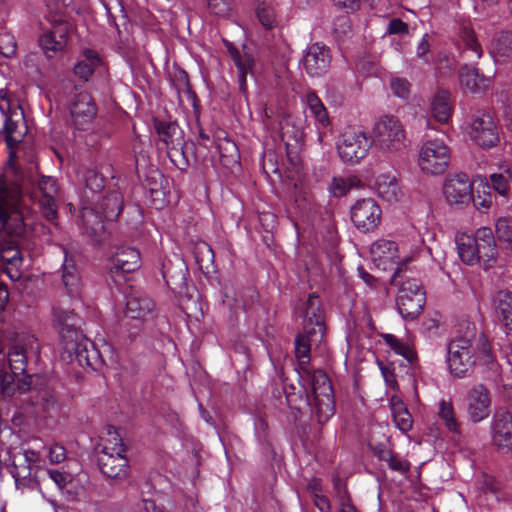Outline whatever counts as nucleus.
I'll list each match as a JSON object with an SVG mask.
<instances>
[{"label":"nucleus","mask_w":512,"mask_h":512,"mask_svg":"<svg viewBox=\"0 0 512 512\" xmlns=\"http://www.w3.org/2000/svg\"><path fill=\"white\" fill-rule=\"evenodd\" d=\"M473 182L462 172L449 175L443 184V195L451 206L464 207L473 198Z\"/></svg>","instance_id":"nucleus-10"},{"label":"nucleus","mask_w":512,"mask_h":512,"mask_svg":"<svg viewBox=\"0 0 512 512\" xmlns=\"http://www.w3.org/2000/svg\"><path fill=\"white\" fill-rule=\"evenodd\" d=\"M256 15L261 25L266 29H272L277 25L276 14L270 4H260L256 9Z\"/></svg>","instance_id":"nucleus-44"},{"label":"nucleus","mask_w":512,"mask_h":512,"mask_svg":"<svg viewBox=\"0 0 512 512\" xmlns=\"http://www.w3.org/2000/svg\"><path fill=\"white\" fill-rule=\"evenodd\" d=\"M141 266L140 252L133 247L120 246L110 258V273L112 276L132 273Z\"/></svg>","instance_id":"nucleus-17"},{"label":"nucleus","mask_w":512,"mask_h":512,"mask_svg":"<svg viewBox=\"0 0 512 512\" xmlns=\"http://www.w3.org/2000/svg\"><path fill=\"white\" fill-rule=\"evenodd\" d=\"M372 142L383 152L395 153L406 147V131L394 115L379 117L372 128Z\"/></svg>","instance_id":"nucleus-6"},{"label":"nucleus","mask_w":512,"mask_h":512,"mask_svg":"<svg viewBox=\"0 0 512 512\" xmlns=\"http://www.w3.org/2000/svg\"><path fill=\"white\" fill-rule=\"evenodd\" d=\"M16 48L14 36L6 30H0V54L4 57H11L15 54Z\"/></svg>","instance_id":"nucleus-46"},{"label":"nucleus","mask_w":512,"mask_h":512,"mask_svg":"<svg viewBox=\"0 0 512 512\" xmlns=\"http://www.w3.org/2000/svg\"><path fill=\"white\" fill-rule=\"evenodd\" d=\"M350 214L353 224L359 231L370 232L380 223L382 211L375 200L364 198L352 205Z\"/></svg>","instance_id":"nucleus-11"},{"label":"nucleus","mask_w":512,"mask_h":512,"mask_svg":"<svg viewBox=\"0 0 512 512\" xmlns=\"http://www.w3.org/2000/svg\"><path fill=\"white\" fill-rule=\"evenodd\" d=\"M380 370L382 373V376L384 378V381L386 383L387 389H390L392 391L398 390V382L396 380L395 373L391 371L388 367L384 365H380Z\"/></svg>","instance_id":"nucleus-57"},{"label":"nucleus","mask_w":512,"mask_h":512,"mask_svg":"<svg viewBox=\"0 0 512 512\" xmlns=\"http://www.w3.org/2000/svg\"><path fill=\"white\" fill-rule=\"evenodd\" d=\"M489 54L496 63L512 60V33L508 31L497 33L489 46Z\"/></svg>","instance_id":"nucleus-31"},{"label":"nucleus","mask_w":512,"mask_h":512,"mask_svg":"<svg viewBox=\"0 0 512 512\" xmlns=\"http://www.w3.org/2000/svg\"><path fill=\"white\" fill-rule=\"evenodd\" d=\"M361 187V181L354 175L333 177L329 186L332 197H343L352 189Z\"/></svg>","instance_id":"nucleus-36"},{"label":"nucleus","mask_w":512,"mask_h":512,"mask_svg":"<svg viewBox=\"0 0 512 512\" xmlns=\"http://www.w3.org/2000/svg\"><path fill=\"white\" fill-rule=\"evenodd\" d=\"M153 311V302L144 296L132 294L126 298L124 314L127 318L145 321Z\"/></svg>","instance_id":"nucleus-30"},{"label":"nucleus","mask_w":512,"mask_h":512,"mask_svg":"<svg viewBox=\"0 0 512 512\" xmlns=\"http://www.w3.org/2000/svg\"><path fill=\"white\" fill-rule=\"evenodd\" d=\"M334 4L349 12H355L360 7V0H333Z\"/></svg>","instance_id":"nucleus-60"},{"label":"nucleus","mask_w":512,"mask_h":512,"mask_svg":"<svg viewBox=\"0 0 512 512\" xmlns=\"http://www.w3.org/2000/svg\"><path fill=\"white\" fill-rule=\"evenodd\" d=\"M373 188L377 195L387 203H396L400 200L401 189L395 175L383 173L376 176Z\"/></svg>","instance_id":"nucleus-24"},{"label":"nucleus","mask_w":512,"mask_h":512,"mask_svg":"<svg viewBox=\"0 0 512 512\" xmlns=\"http://www.w3.org/2000/svg\"><path fill=\"white\" fill-rule=\"evenodd\" d=\"M447 364L450 373L457 378L468 376L476 365L493 372L498 371L488 338L477 333L474 325L468 326L465 336L457 337L449 343Z\"/></svg>","instance_id":"nucleus-1"},{"label":"nucleus","mask_w":512,"mask_h":512,"mask_svg":"<svg viewBox=\"0 0 512 512\" xmlns=\"http://www.w3.org/2000/svg\"><path fill=\"white\" fill-rule=\"evenodd\" d=\"M373 264L382 271L394 270L395 276L398 266V243L388 239L376 240L370 248Z\"/></svg>","instance_id":"nucleus-16"},{"label":"nucleus","mask_w":512,"mask_h":512,"mask_svg":"<svg viewBox=\"0 0 512 512\" xmlns=\"http://www.w3.org/2000/svg\"><path fill=\"white\" fill-rule=\"evenodd\" d=\"M29 348L24 347L21 344H14L8 354L9 365L14 375L24 374L27 368V357L29 350H37V340L33 336H29L25 339Z\"/></svg>","instance_id":"nucleus-26"},{"label":"nucleus","mask_w":512,"mask_h":512,"mask_svg":"<svg viewBox=\"0 0 512 512\" xmlns=\"http://www.w3.org/2000/svg\"><path fill=\"white\" fill-rule=\"evenodd\" d=\"M114 204L116 209H113L111 211H103L101 213L95 212L94 209L89 207L82 208L81 219L87 233L93 235L98 233V231L102 230L103 219L111 220L113 218L118 217L120 210L118 206L119 202L117 197H114Z\"/></svg>","instance_id":"nucleus-25"},{"label":"nucleus","mask_w":512,"mask_h":512,"mask_svg":"<svg viewBox=\"0 0 512 512\" xmlns=\"http://www.w3.org/2000/svg\"><path fill=\"white\" fill-rule=\"evenodd\" d=\"M492 440L502 452L512 449V414L508 411H498L491 423Z\"/></svg>","instance_id":"nucleus-19"},{"label":"nucleus","mask_w":512,"mask_h":512,"mask_svg":"<svg viewBox=\"0 0 512 512\" xmlns=\"http://www.w3.org/2000/svg\"><path fill=\"white\" fill-rule=\"evenodd\" d=\"M68 34V25L59 23L39 37V45L47 58L51 59L64 50L68 42Z\"/></svg>","instance_id":"nucleus-20"},{"label":"nucleus","mask_w":512,"mask_h":512,"mask_svg":"<svg viewBox=\"0 0 512 512\" xmlns=\"http://www.w3.org/2000/svg\"><path fill=\"white\" fill-rule=\"evenodd\" d=\"M62 284L71 298H79L82 292V280L72 258L65 254L62 264Z\"/></svg>","instance_id":"nucleus-27"},{"label":"nucleus","mask_w":512,"mask_h":512,"mask_svg":"<svg viewBox=\"0 0 512 512\" xmlns=\"http://www.w3.org/2000/svg\"><path fill=\"white\" fill-rule=\"evenodd\" d=\"M304 102L306 108L310 111L311 116L314 117L317 128H326L330 124L328 112L320 100V98L314 92H308L305 95Z\"/></svg>","instance_id":"nucleus-34"},{"label":"nucleus","mask_w":512,"mask_h":512,"mask_svg":"<svg viewBox=\"0 0 512 512\" xmlns=\"http://www.w3.org/2000/svg\"><path fill=\"white\" fill-rule=\"evenodd\" d=\"M383 340L395 354L402 356L409 363L416 361V352L408 342L402 341L393 334H384Z\"/></svg>","instance_id":"nucleus-39"},{"label":"nucleus","mask_w":512,"mask_h":512,"mask_svg":"<svg viewBox=\"0 0 512 512\" xmlns=\"http://www.w3.org/2000/svg\"><path fill=\"white\" fill-rule=\"evenodd\" d=\"M424 249V241L420 237L403 239L398 243L397 272L404 270L407 265L417 259Z\"/></svg>","instance_id":"nucleus-28"},{"label":"nucleus","mask_w":512,"mask_h":512,"mask_svg":"<svg viewBox=\"0 0 512 512\" xmlns=\"http://www.w3.org/2000/svg\"><path fill=\"white\" fill-rule=\"evenodd\" d=\"M427 38H428V35L425 34L417 46L416 53H417V56L420 58H423L429 52L430 45L428 43Z\"/></svg>","instance_id":"nucleus-64"},{"label":"nucleus","mask_w":512,"mask_h":512,"mask_svg":"<svg viewBox=\"0 0 512 512\" xmlns=\"http://www.w3.org/2000/svg\"><path fill=\"white\" fill-rule=\"evenodd\" d=\"M426 303L425 292L419 280L407 279L399 287L396 305L405 320H414L422 312Z\"/></svg>","instance_id":"nucleus-9"},{"label":"nucleus","mask_w":512,"mask_h":512,"mask_svg":"<svg viewBox=\"0 0 512 512\" xmlns=\"http://www.w3.org/2000/svg\"><path fill=\"white\" fill-rule=\"evenodd\" d=\"M390 88L392 93L401 99H407L410 95V83L405 78L391 79Z\"/></svg>","instance_id":"nucleus-49"},{"label":"nucleus","mask_w":512,"mask_h":512,"mask_svg":"<svg viewBox=\"0 0 512 512\" xmlns=\"http://www.w3.org/2000/svg\"><path fill=\"white\" fill-rule=\"evenodd\" d=\"M393 419L396 427L403 433H407L412 428V417L408 410L394 415Z\"/></svg>","instance_id":"nucleus-53"},{"label":"nucleus","mask_w":512,"mask_h":512,"mask_svg":"<svg viewBox=\"0 0 512 512\" xmlns=\"http://www.w3.org/2000/svg\"><path fill=\"white\" fill-rule=\"evenodd\" d=\"M86 187L93 192L100 191L104 186L103 178L94 170H88L85 175Z\"/></svg>","instance_id":"nucleus-52"},{"label":"nucleus","mask_w":512,"mask_h":512,"mask_svg":"<svg viewBox=\"0 0 512 512\" xmlns=\"http://www.w3.org/2000/svg\"><path fill=\"white\" fill-rule=\"evenodd\" d=\"M372 141L361 128L348 127L338 137L337 152L344 163L355 164L365 158Z\"/></svg>","instance_id":"nucleus-8"},{"label":"nucleus","mask_w":512,"mask_h":512,"mask_svg":"<svg viewBox=\"0 0 512 512\" xmlns=\"http://www.w3.org/2000/svg\"><path fill=\"white\" fill-rule=\"evenodd\" d=\"M95 69V66L86 62V61H79L74 66V73L79 76L80 78L87 80L89 76L93 73Z\"/></svg>","instance_id":"nucleus-58"},{"label":"nucleus","mask_w":512,"mask_h":512,"mask_svg":"<svg viewBox=\"0 0 512 512\" xmlns=\"http://www.w3.org/2000/svg\"><path fill=\"white\" fill-rule=\"evenodd\" d=\"M36 446L33 448H26L21 453L17 454L13 458L12 475L15 482L18 483L21 479H26L31 475V466L36 464L41 459L40 448L41 443L35 442Z\"/></svg>","instance_id":"nucleus-21"},{"label":"nucleus","mask_w":512,"mask_h":512,"mask_svg":"<svg viewBox=\"0 0 512 512\" xmlns=\"http://www.w3.org/2000/svg\"><path fill=\"white\" fill-rule=\"evenodd\" d=\"M477 183L475 194L473 193L472 202L477 210H488L492 205L491 187L485 177H477L474 181Z\"/></svg>","instance_id":"nucleus-35"},{"label":"nucleus","mask_w":512,"mask_h":512,"mask_svg":"<svg viewBox=\"0 0 512 512\" xmlns=\"http://www.w3.org/2000/svg\"><path fill=\"white\" fill-rule=\"evenodd\" d=\"M98 461L100 470L106 477L124 479L128 475V460L125 454L101 453Z\"/></svg>","instance_id":"nucleus-23"},{"label":"nucleus","mask_w":512,"mask_h":512,"mask_svg":"<svg viewBox=\"0 0 512 512\" xmlns=\"http://www.w3.org/2000/svg\"><path fill=\"white\" fill-rule=\"evenodd\" d=\"M138 512H164L150 499H144L138 504Z\"/></svg>","instance_id":"nucleus-61"},{"label":"nucleus","mask_w":512,"mask_h":512,"mask_svg":"<svg viewBox=\"0 0 512 512\" xmlns=\"http://www.w3.org/2000/svg\"><path fill=\"white\" fill-rule=\"evenodd\" d=\"M46 474L48 479H50L60 491H63L67 487V485L70 484L72 481L71 474L65 471L57 469H47Z\"/></svg>","instance_id":"nucleus-48"},{"label":"nucleus","mask_w":512,"mask_h":512,"mask_svg":"<svg viewBox=\"0 0 512 512\" xmlns=\"http://www.w3.org/2000/svg\"><path fill=\"white\" fill-rule=\"evenodd\" d=\"M330 61L329 48L320 43H313L307 47L302 65L304 70L314 77L323 74L328 69Z\"/></svg>","instance_id":"nucleus-18"},{"label":"nucleus","mask_w":512,"mask_h":512,"mask_svg":"<svg viewBox=\"0 0 512 512\" xmlns=\"http://www.w3.org/2000/svg\"><path fill=\"white\" fill-rule=\"evenodd\" d=\"M66 458V450L62 445L53 444L49 448V460L51 463H61Z\"/></svg>","instance_id":"nucleus-56"},{"label":"nucleus","mask_w":512,"mask_h":512,"mask_svg":"<svg viewBox=\"0 0 512 512\" xmlns=\"http://www.w3.org/2000/svg\"><path fill=\"white\" fill-rule=\"evenodd\" d=\"M381 460L385 461L389 468L398 471V472H406L409 469V465L406 461L394 455L392 452H384V455L381 456Z\"/></svg>","instance_id":"nucleus-50"},{"label":"nucleus","mask_w":512,"mask_h":512,"mask_svg":"<svg viewBox=\"0 0 512 512\" xmlns=\"http://www.w3.org/2000/svg\"><path fill=\"white\" fill-rule=\"evenodd\" d=\"M19 192L10 191L5 187H0V228L9 229V220L17 221L15 232L22 229V216L19 211ZM0 234V260L17 267L21 264L22 258L11 242H3Z\"/></svg>","instance_id":"nucleus-5"},{"label":"nucleus","mask_w":512,"mask_h":512,"mask_svg":"<svg viewBox=\"0 0 512 512\" xmlns=\"http://www.w3.org/2000/svg\"><path fill=\"white\" fill-rule=\"evenodd\" d=\"M423 326L429 332L436 331L440 326V316L435 313L433 316L428 317L424 320Z\"/></svg>","instance_id":"nucleus-62"},{"label":"nucleus","mask_w":512,"mask_h":512,"mask_svg":"<svg viewBox=\"0 0 512 512\" xmlns=\"http://www.w3.org/2000/svg\"><path fill=\"white\" fill-rule=\"evenodd\" d=\"M53 322L59 329L62 357L80 364L88 362L89 339L78 329L79 319L73 310L52 308Z\"/></svg>","instance_id":"nucleus-4"},{"label":"nucleus","mask_w":512,"mask_h":512,"mask_svg":"<svg viewBox=\"0 0 512 512\" xmlns=\"http://www.w3.org/2000/svg\"><path fill=\"white\" fill-rule=\"evenodd\" d=\"M319 334L298 335L295 340V354L298 360L299 375L310 382L313 394L312 410L319 423L330 419L335 411L334 396L331 382L322 370L311 371L308 368L310 362V347L312 341L320 340Z\"/></svg>","instance_id":"nucleus-2"},{"label":"nucleus","mask_w":512,"mask_h":512,"mask_svg":"<svg viewBox=\"0 0 512 512\" xmlns=\"http://www.w3.org/2000/svg\"><path fill=\"white\" fill-rule=\"evenodd\" d=\"M69 112L75 128L86 130L97 115V106L89 93L79 92L71 98Z\"/></svg>","instance_id":"nucleus-15"},{"label":"nucleus","mask_w":512,"mask_h":512,"mask_svg":"<svg viewBox=\"0 0 512 512\" xmlns=\"http://www.w3.org/2000/svg\"><path fill=\"white\" fill-rule=\"evenodd\" d=\"M495 231L500 242L512 250V219L500 217L496 220Z\"/></svg>","instance_id":"nucleus-43"},{"label":"nucleus","mask_w":512,"mask_h":512,"mask_svg":"<svg viewBox=\"0 0 512 512\" xmlns=\"http://www.w3.org/2000/svg\"><path fill=\"white\" fill-rule=\"evenodd\" d=\"M11 110V103L8 99L7 92L3 89L0 90V112L2 115L6 116L4 123V130L6 134V143L7 146L12 149L16 146L22 137V133L16 132L17 123L11 119L10 116H7Z\"/></svg>","instance_id":"nucleus-32"},{"label":"nucleus","mask_w":512,"mask_h":512,"mask_svg":"<svg viewBox=\"0 0 512 512\" xmlns=\"http://www.w3.org/2000/svg\"><path fill=\"white\" fill-rule=\"evenodd\" d=\"M470 138L481 147H492L498 142V129L492 116L483 111H477L469 126Z\"/></svg>","instance_id":"nucleus-13"},{"label":"nucleus","mask_w":512,"mask_h":512,"mask_svg":"<svg viewBox=\"0 0 512 512\" xmlns=\"http://www.w3.org/2000/svg\"><path fill=\"white\" fill-rule=\"evenodd\" d=\"M315 505L320 512H330L331 505L329 500L325 496L315 495Z\"/></svg>","instance_id":"nucleus-63"},{"label":"nucleus","mask_w":512,"mask_h":512,"mask_svg":"<svg viewBox=\"0 0 512 512\" xmlns=\"http://www.w3.org/2000/svg\"><path fill=\"white\" fill-rule=\"evenodd\" d=\"M209 11L219 17H226L230 12V3L228 0H207Z\"/></svg>","instance_id":"nucleus-51"},{"label":"nucleus","mask_w":512,"mask_h":512,"mask_svg":"<svg viewBox=\"0 0 512 512\" xmlns=\"http://www.w3.org/2000/svg\"><path fill=\"white\" fill-rule=\"evenodd\" d=\"M451 161V148L441 138L426 139L418 150L417 164L425 175L437 176L446 172Z\"/></svg>","instance_id":"nucleus-7"},{"label":"nucleus","mask_w":512,"mask_h":512,"mask_svg":"<svg viewBox=\"0 0 512 512\" xmlns=\"http://www.w3.org/2000/svg\"><path fill=\"white\" fill-rule=\"evenodd\" d=\"M41 209L43 216L53 222L57 217V207L55 199H43L41 201Z\"/></svg>","instance_id":"nucleus-54"},{"label":"nucleus","mask_w":512,"mask_h":512,"mask_svg":"<svg viewBox=\"0 0 512 512\" xmlns=\"http://www.w3.org/2000/svg\"><path fill=\"white\" fill-rule=\"evenodd\" d=\"M491 395L483 384H476L466 394L465 404L468 419L476 424L486 420L491 413Z\"/></svg>","instance_id":"nucleus-12"},{"label":"nucleus","mask_w":512,"mask_h":512,"mask_svg":"<svg viewBox=\"0 0 512 512\" xmlns=\"http://www.w3.org/2000/svg\"><path fill=\"white\" fill-rule=\"evenodd\" d=\"M156 130L166 149H175L182 144V131L176 123L158 122Z\"/></svg>","instance_id":"nucleus-33"},{"label":"nucleus","mask_w":512,"mask_h":512,"mask_svg":"<svg viewBox=\"0 0 512 512\" xmlns=\"http://www.w3.org/2000/svg\"><path fill=\"white\" fill-rule=\"evenodd\" d=\"M231 55L238 69L240 85L243 88L246 84V76L254 63L253 57L247 52L241 53L237 50L231 51Z\"/></svg>","instance_id":"nucleus-42"},{"label":"nucleus","mask_w":512,"mask_h":512,"mask_svg":"<svg viewBox=\"0 0 512 512\" xmlns=\"http://www.w3.org/2000/svg\"><path fill=\"white\" fill-rule=\"evenodd\" d=\"M490 182L493 190L500 196L506 198L510 192V181L512 173L508 166L500 167V171L490 175Z\"/></svg>","instance_id":"nucleus-40"},{"label":"nucleus","mask_w":512,"mask_h":512,"mask_svg":"<svg viewBox=\"0 0 512 512\" xmlns=\"http://www.w3.org/2000/svg\"><path fill=\"white\" fill-rule=\"evenodd\" d=\"M496 311L502 316L508 331H512V293L506 290L499 291L494 297Z\"/></svg>","instance_id":"nucleus-38"},{"label":"nucleus","mask_w":512,"mask_h":512,"mask_svg":"<svg viewBox=\"0 0 512 512\" xmlns=\"http://www.w3.org/2000/svg\"><path fill=\"white\" fill-rule=\"evenodd\" d=\"M456 247L461 261L466 265L480 264L488 269L496 263L498 251L494 234L489 227H480L474 234H457Z\"/></svg>","instance_id":"nucleus-3"},{"label":"nucleus","mask_w":512,"mask_h":512,"mask_svg":"<svg viewBox=\"0 0 512 512\" xmlns=\"http://www.w3.org/2000/svg\"><path fill=\"white\" fill-rule=\"evenodd\" d=\"M409 27L407 23L403 22L399 18L392 19L387 27V33L392 35H404L408 34Z\"/></svg>","instance_id":"nucleus-55"},{"label":"nucleus","mask_w":512,"mask_h":512,"mask_svg":"<svg viewBox=\"0 0 512 512\" xmlns=\"http://www.w3.org/2000/svg\"><path fill=\"white\" fill-rule=\"evenodd\" d=\"M390 407L392 416L399 414L402 411L408 410L403 403L402 399L397 395H392L390 397Z\"/></svg>","instance_id":"nucleus-59"},{"label":"nucleus","mask_w":512,"mask_h":512,"mask_svg":"<svg viewBox=\"0 0 512 512\" xmlns=\"http://www.w3.org/2000/svg\"><path fill=\"white\" fill-rule=\"evenodd\" d=\"M101 453L125 454V447L121 436L113 426L106 428V433L101 437Z\"/></svg>","instance_id":"nucleus-41"},{"label":"nucleus","mask_w":512,"mask_h":512,"mask_svg":"<svg viewBox=\"0 0 512 512\" xmlns=\"http://www.w3.org/2000/svg\"><path fill=\"white\" fill-rule=\"evenodd\" d=\"M460 43L463 45L464 49L471 51L477 59L481 58L483 50L472 30L467 28L462 30Z\"/></svg>","instance_id":"nucleus-45"},{"label":"nucleus","mask_w":512,"mask_h":512,"mask_svg":"<svg viewBox=\"0 0 512 512\" xmlns=\"http://www.w3.org/2000/svg\"><path fill=\"white\" fill-rule=\"evenodd\" d=\"M453 106L448 90L439 88L430 99V116L440 124H447L452 116Z\"/></svg>","instance_id":"nucleus-22"},{"label":"nucleus","mask_w":512,"mask_h":512,"mask_svg":"<svg viewBox=\"0 0 512 512\" xmlns=\"http://www.w3.org/2000/svg\"><path fill=\"white\" fill-rule=\"evenodd\" d=\"M459 82L463 89L477 94L487 90L490 80L480 74L478 69L465 65L459 70Z\"/></svg>","instance_id":"nucleus-29"},{"label":"nucleus","mask_w":512,"mask_h":512,"mask_svg":"<svg viewBox=\"0 0 512 512\" xmlns=\"http://www.w3.org/2000/svg\"><path fill=\"white\" fill-rule=\"evenodd\" d=\"M296 315L301 318L303 331L307 334H319L322 338L324 322L321 312V304L316 293H312L296 308Z\"/></svg>","instance_id":"nucleus-14"},{"label":"nucleus","mask_w":512,"mask_h":512,"mask_svg":"<svg viewBox=\"0 0 512 512\" xmlns=\"http://www.w3.org/2000/svg\"><path fill=\"white\" fill-rule=\"evenodd\" d=\"M38 186L43 194V199H55L58 194L57 182L53 177L42 176L39 179Z\"/></svg>","instance_id":"nucleus-47"},{"label":"nucleus","mask_w":512,"mask_h":512,"mask_svg":"<svg viewBox=\"0 0 512 512\" xmlns=\"http://www.w3.org/2000/svg\"><path fill=\"white\" fill-rule=\"evenodd\" d=\"M437 414L447 431L453 434L460 433V422L456 417L454 406L451 401L441 400L438 405Z\"/></svg>","instance_id":"nucleus-37"}]
</instances>
